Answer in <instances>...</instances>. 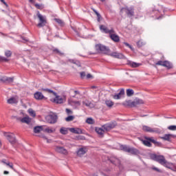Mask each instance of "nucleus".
Listing matches in <instances>:
<instances>
[{"label":"nucleus","instance_id":"f257e3e1","mask_svg":"<svg viewBox=\"0 0 176 176\" xmlns=\"http://www.w3.org/2000/svg\"><path fill=\"white\" fill-rule=\"evenodd\" d=\"M42 90L43 91H47V93H52V94L56 96L53 100V102H55V104H64V102L67 101V98L65 96L61 97L60 96L57 95V93L52 89L43 88Z\"/></svg>","mask_w":176,"mask_h":176},{"label":"nucleus","instance_id":"f03ea898","mask_svg":"<svg viewBox=\"0 0 176 176\" xmlns=\"http://www.w3.org/2000/svg\"><path fill=\"white\" fill-rule=\"evenodd\" d=\"M36 14L39 21L38 23L37 24V27H38V28H42V27H45V25L47 24V19H46V16L42 15L39 12V11H38Z\"/></svg>","mask_w":176,"mask_h":176},{"label":"nucleus","instance_id":"7ed1b4c3","mask_svg":"<svg viewBox=\"0 0 176 176\" xmlns=\"http://www.w3.org/2000/svg\"><path fill=\"white\" fill-rule=\"evenodd\" d=\"M151 157L152 160H155V162H157L160 164L162 166L164 163L166 158L164 157V155H156V154H152L151 155Z\"/></svg>","mask_w":176,"mask_h":176},{"label":"nucleus","instance_id":"20e7f679","mask_svg":"<svg viewBox=\"0 0 176 176\" xmlns=\"http://www.w3.org/2000/svg\"><path fill=\"white\" fill-rule=\"evenodd\" d=\"M96 49L97 52H100V53H104V54H108L109 52V48H108L107 46L103 45L102 44L96 45Z\"/></svg>","mask_w":176,"mask_h":176},{"label":"nucleus","instance_id":"39448f33","mask_svg":"<svg viewBox=\"0 0 176 176\" xmlns=\"http://www.w3.org/2000/svg\"><path fill=\"white\" fill-rule=\"evenodd\" d=\"M89 151V148L86 146H82V147L79 148L76 152L77 156L79 157H82L84 155H86L87 153V151Z\"/></svg>","mask_w":176,"mask_h":176},{"label":"nucleus","instance_id":"423d86ee","mask_svg":"<svg viewBox=\"0 0 176 176\" xmlns=\"http://www.w3.org/2000/svg\"><path fill=\"white\" fill-rule=\"evenodd\" d=\"M162 166H164V167H166V168H169V170H172V171L176 170L175 164H174L171 162H168L166 160H165L164 163L162 164Z\"/></svg>","mask_w":176,"mask_h":176},{"label":"nucleus","instance_id":"0eeeda50","mask_svg":"<svg viewBox=\"0 0 176 176\" xmlns=\"http://www.w3.org/2000/svg\"><path fill=\"white\" fill-rule=\"evenodd\" d=\"M146 140H142L144 145L146 146H152V144L151 142H153V144H156V140H153V138H145Z\"/></svg>","mask_w":176,"mask_h":176},{"label":"nucleus","instance_id":"6e6552de","mask_svg":"<svg viewBox=\"0 0 176 176\" xmlns=\"http://www.w3.org/2000/svg\"><path fill=\"white\" fill-rule=\"evenodd\" d=\"M6 138L9 140V142L13 145L16 143V136L13 133H8L5 134Z\"/></svg>","mask_w":176,"mask_h":176},{"label":"nucleus","instance_id":"1a4fd4ad","mask_svg":"<svg viewBox=\"0 0 176 176\" xmlns=\"http://www.w3.org/2000/svg\"><path fill=\"white\" fill-rule=\"evenodd\" d=\"M100 30L104 34H109V35H110L111 32H115V30H113V28L108 29V28L104 25H101L100 26Z\"/></svg>","mask_w":176,"mask_h":176},{"label":"nucleus","instance_id":"9d476101","mask_svg":"<svg viewBox=\"0 0 176 176\" xmlns=\"http://www.w3.org/2000/svg\"><path fill=\"white\" fill-rule=\"evenodd\" d=\"M109 38L113 42H116V43L120 42V37H119V35L116 34L115 32L109 34Z\"/></svg>","mask_w":176,"mask_h":176},{"label":"nucleus","instance_id":"9b49d317","mask_svg":"<svg viewBox=\"0 0 176 176\" xmlns=\"http://www.w3.org/2000/svg\"><path fill=\"white\" fill-rule=\"evenodd\" d=\"M48 122L51 124H54L57 122L58 117L56 113H52L48 116Z\"/></svg>","mask_w":176,"mask_h":176},{"label":"nucleus","instance_id":"f8f14e48","mask_svg":"<svg viewBox=\"0 0 176 176\" xmlns=\"http://www.w3.org/2000/svg\"><path fill=\"white\" fill-rule=\"evenodd\" d=\"M55 151H56V152H58V153H62V155H67L68 154V151H67V149H65L63 146H56L55 147Z\"/></svg>","mask_w":176,"mask_h":176},{"label":"nucleus","instance_id":"ddd939ff","mask_svg":"<svg viewBox=\"0 0 176 176\" xmlns=\"http://www.w3.org/2000/svg\"><path fill=\"white\" fill-rule=\"evenodd\" d=\"M68 104L69 105H72V107H74V108H78V107H80V102L78 100H74V99H69Z\"/></svg>","mask_w":176,"mask_h":176},{"label":"nucleus","instance_id":"4468645a","mask_svg":"<svg viewBox=\"0 0 176 176\" xmlns=\"http://www.w3.org/2000/svg\"><path fill=\"white\" fill-rule=\"evenodd\" d=\"M18 120H20V122H21V123H25L26 124H30L31 123V121L32 120V119L31 118H30V116H26L25 117L23 118H17Z\"/></svg>","mask_w":176,"mask_h":176},{"label":"nucleus","instance_id":"2eb2a0df","mask_svg":"<svg viewBox=\"0 0 176 176\" xmlns=\"http://www.w3.org/2000/svg\"><path fill=\"white\" fill-rule=\"evenodd\" d=\"M102 127L104 131H109L112 130V129H115V125L113 124V123H108L104 124Z\"/></svg>","mask_w":176,"mask_h":176},{"label":"nucleus","instance_id":"dca6fc26","mask_svg":"<svg viewBox=\"0 0 176 176\" xmlns=\"http://www.w3.org/2000/svg\"><path fill=\"white\" fill-rule=\"evenodd\" d=\"M110 162L115 166H118V167H120V160H119L116 157H112L110 158Z\"/></svg>","mask_w":176,"mask_h":176},{"label":"nucleus","instance_id":"f3484780","mask_svg":"<svg viewBox=\"0 0 176 176\" xmlns=\"http://www.w3.org/2000/svg\"><path fill=\"white\" fill-rule=\"evenodd\" d=\"M69 130L74 134H83V130L80 128H69Z\"/></svg>","mask_w":176,"mask_h":176},{"label":"nucleus","instance_id":"a211bd4d","mask_svg":"<svg viewBox=\"0 0 176 176\" xmlns=\"http://www.w3.org/2000/svg\"><path fill=\"white\" fill-rule=\"evenodd\" d=\"M122 96H124V89H122L118 94H115L113 96V98H114V100H120V98H122Z\"/></svg>","mask_w":176,"mask_h":176},{"label":"nucleus","instance_id":"6ab92c4d","mask_svg":"<svg viewBox=\"0 0 176 176\" xmlns=\"http://www.w3.org/2000/svg\"><path fill=\"white\" fill-rule=\"evenodd\" d=\"M110 56L114 57V58H124V55L119 52H112Z\"/></svg>","mask_w":176,"mask_h":176},{"label":"nucleus","instance_id":"aec40b11","mask_svg":"<svg viewBox=\"0 0 176 176\" xmlns=\"http://www.w3.org/2000/svg\"><path fill=\"white\" fill-rule=\"evenodd\" d=\"M14 80V77H6V76H3V80L2 82L3 83H13V81Z\"/></svg>","mask_w":176,"mask_h":176},{"label":"nucleus","instance_id":"412c9836","mask_svg":"<svg viewBox=\"0 0 176 176\" xmlns=\"http://www.w3.org/2000/svg\"><path fill=\"white\" fill-rule=\"evenodd\" d=\"M8 104H17L19 102V98L18 97H12L8 99L7 100Z\"/></svg>","mask_w":176,"mask_h":176},{"label":"nucleus","instance_id":"4be33fe9","mask_svg":"<svg viewBox=\"0 0 176 176\" xmlns=\"http://www.w3.org/2000/svg\"><path fill=\"white\" fill-rule=\"evenodd\" d=\"M128 151V153H131V155H140V151L134 147H130Z\"/></svg>","mask_w":176,"mask_h":176},{"label":"nucleus","instance_id":"5701e85b","mask_svg":"<svg viewBox=\"0 0 176 176\" xmlns=\"http://www.w3.org/2000/svg\"><path fill=\"white\" fill-rule=\"evenodd\" d=\"M34 96L36 100H43V98H45V96L39 91L34 93Z\"/></svg>","mask_w":176,"mask_h":176},{"label":"nucleus","instance_id":"b1692460","mask_svg":"<svg viewBox=\"0 0 176 176\" xmlns=\"http://www.w3.org/2000/svg\"><path fill=\"white\" fill-rule=\"evenodd\" d=\"M124 10H126L127 16L129 17H133V16H134V8H124Z\"/></svg>","mask_w":176,"mask_h":176},{"label":"nucleus","instance_id":"393cba45","mask_svg":"<svg viewBox=\"0 0 176 176\" xmlns=\"http://www.w3.org/2000/svg\"><path fill=\"white\" fill-rule=\"evenodd\" d=\"M142 130H144V131H146L147 133H156V131H157L155 129L145 125L142 126Z\"/></svg>","mask_w":176,"mask_h":176},{"label":"nucleus","instance_id":"a878e982","mask_svg":"<svg viewBox=\"0 0 176 176\" xmlns=\"http://www.w3.org/2000/svg\"><path fill=\"white\" fill-rule=\"evenodd\" d=\"M142 104H144V100H142L140 98H136L133 101V107H137L138 105H141Z\"/></svg>","mask_w":176,"mask_h":176},{"label":"nucleus","instance_id":"bb28decb","mask_svg":"<svg viewBox=\"0 0 176 176\" xmlns=\"http://www.w3.org/2000/svg\"><path fill=\"white\" fill-rule=\"evenodd\" d=\"M124 107H134V102L131 100H126L123 103Z\"/></svg>","mask_w":176,"mask_h":176},{"label":"nucleus","instance_id":"cd10ccee","mask_svg":"<svg viewBox=\"0 0 176 176\" xmlns=\"http://www.w3.org/2000/svg\"><path fill=\"white\" fill-rule=\"evenodd\" d=\"M42 130H43V126H37L34 128V133L38 134V133H41Z\"/></svg>","mask_w":176,"mask_h":176},{"label":"nucleus","instance_id":"c85d7f7f","mask_svg":"<svg viewBox=\"0 0 176 176\" xmlns=\"http://www.w3.org/2000/svg\"><path fill=\"white\" fill-rule=\"evenodd\" d=\"M54 21H56V23L59 24L60 27H64V25H65V23H64V21L60 19L55 18Z\"/></svg>","mask_w":176,"mask_h":176},{"label":"nucleus","instance_id":"c756f323","mask_svg":"<svg viewBox=\"0 0 176 176\" xmlns=\"http://www.w3.org/2000/svg\"><path fill=\"white\" fill-rule=\"evenodd\" d=\"M96 131L99 135H104V133H105V131L102 128L97 127L96 128Z\"/></svg>","mask_w":176,"mask_h":176},{"label":"nucleus","instance_id":"7c9ffc66","mask_svg":"<svg viewBox=\"0 0 176 176\" xmlns=\"http://www.w3.org/2000/svg\"><path fill=\"white\" fill-rule=\"evenodd\" d=\"M168 68V69H170V68H173V64L171 63L168 62V60L164 61V66Z\"/></svg>","mask_w":176,"mask_h":176},{"label":"nucleus","instance_id":"2f4dec72","mask_svg":"<svg viewBox=\"0 0 176 176\" xmlns=\"http://www.w3.org/2000/svg\"><path fill=\"white\" fill-rule=\"evenodd\" d=\"M60 133L63 135L68 134V128L61 127L60 129Z\"/></svg>","mask_w":176,"mask_h":176},{"label":"nucleus","instance_id":"473e14b6","mask_svg":"<svg viewBox=\"0 0 176 176\" xmlns=\"http://www.w3.org/2000/svg\"><path fill=\"white\" fill-rule=\"evenodd\" d=\"M28 112L30 115V116H32V118H35V116H36V113L32 109H29L28 110Z\"/></svg>","mask_w":176,"mask_h":176},{"label":"nucleus","instance_id":"72a5a7b5","mask_svg":"<svg viewBox=\"0 0 176 176\" xmlns=\"http://www.w3.org/2000/svg\"><path fill=\"white\" fill-rule=\"evenodd\" d=\"M133 94H134V90H133L131 89H126V96L128 97H131V96H133Z\"/></svg>","mask_w":176,"mask_h":176},{"label":"nucleus","instance_id":"f704fd0d","mask_svg":"<svg viewBox=\"0 0 176 176\" xmlns=\"http://www.w3.org/2000/svg\"><path fill=\"white\" fill-rule=\"evenodd\" d=\"M105 104L107 107H109V108H112L113 107V102L112 100H106Z\"/></svg>","mask_w":176,"mask_h":176},{"label":"nucleus","instance_id":"c9c22d12","mask_svg":"<svg viewBox=\"0 0 176 176\" xmlns=\"http://www.w3.org/2000/svg\"><path fill=\"white\" fill-rule=\"evenodd\" d=\"M122 151H124V152H127L129 153V151L130 150V147L126 146V145H122L120 146Z\"/></svg>","mask_w":176,"mask_h":176},{"label":"nucleus","instance_id":"e433bc0d","mask_svg":"<svg viewBox=\"0 0 176 176\" xmlns=\"http://www.w3.org/2000/svg\"><path fill=\"white\" fill-rule=\"evenodd\" d=\"M145 41H143L142 40H140L139 41L137 42V46L138 47H142L145 45Z\"/></svg>","mask_w":176,"mask_h":176},{"label":"nucleus","instance_id":"4c0bfd02","mask_svg":"<svg viewBox=\"0 0 176 176\" xmlns=\"http://www.w3.org/2000/svg\"><path fill=\"white\" fill-rule=\"evenodd\" d=\"M170 134H165L163 137H162V140H164V141H170Z\"/></svg>","mask_w":176,"mask_h":176},{"label":"nucleus","instance_id":"58836bf2","mask_svg":"<svg viewBox=\"0 0 176 176\" xmlns=\"http://www.w3.org/2000/svg\"><path fill=\"white\" fill-rule=\"evenodd\" d=\"M39 137H41V138H43V140L47 141V144H50V142H52V140L47 139V138L44 135H40Z\"/></svg>","mask_w":176,"mask_h":176},{"label":"nucleus","instance_id":"ea45409f","mask_svg":"<svg viewBox=\"0 0 176 176\" xmlns=\"http://www.w3.org/2000/svg\"><path fill=\"white\" fill-rule=\"evenodd\" d=\"M45 131L49 133H54L56 131V129L54 128H46Z\"/></svg>","mask_w":176,"mask_h":176},{"label":"nucleus","instance_id":"a19ab883","mask_svg":"<svg viewBox=\"0 0 176 176\" xmlns=\"http://www.w3.org/2000/svg\"><path fill=\"white\" fill-rule=\"evenodd\" d=\"M86 123H88V124H94V120L91 118H89L86 120Z\"/></svg>","mask_w":176,"mask_h":176},{"label":"nucleus","instance_id":"79ce46f5","mask_svg":"<svg viewBox=\"0 0 176 176\" xmlns=\"http://www.w3.org/2000/svg\"><path fill=\"white\" fill-rule=\"evenodd\" d=\"M140 65H141V64L135 63V62H131V66L133 68H137L138 67H140Z\"/></svg>","mask_w":176,"mask_h":176},{"label":"nucleus","instance_id":"37998d69","mask_svg":"<svg viewBox=\"0 0 176 176\" xmlns=\"http://www.w3.org/2000/svg\"><path fill=\"white\" fill-rule=\"evenodd\" d=\"M5 56L6 57H12V52L10 50L5 51Z\"/></svg>","mask_w":176,"mask_h":176},{"label":"nucleus","instance_id":"c03bdc74","mask_svg":"<svg viewBox=\"0 0 176 176\" xmlns=\"http://www.w3.org/2000/svg\"><path fill=\"white\" fill-rule=\"evenodd\" d=\"M74 118L75 117H74V116H69L65 118V120L66 122H72V120H74Z\"/></svg>","mask_w":176,"mask_h":176},{"label":"nucleus","instance_id":"a18cd8bd","mask_svg":"<svg viewBox=\"0 0 176 176\" xmlns=\"http://www.w3.org/2000/svg\"><path fill=\"white\" fill-rule=\"evenodd\" d=\"M3 162L4 163V164H6V166H10V168H12L13 170V164L10 163V162H5V160H3Z\"/></svg>","mask_w":176,"mask_h":176},{"label":"nucleus","instance_id":"49530a36","mask_svg":"<svg viewBox=\"0 0 176 176\" xmlns=\"http://www.w3.org/2000/svg\"><path fill=\"white\" fill-rule=\"evenodd\" d=\"M8 63L9 61V59L6 58L5 56H0V62Z\"/></svg>","mask_w":176,"mask_h":176},{"label":"nucleus","instance_id":"de8ad7c7","mask_svg":"<svg viewBox=\"0 0 176 176\" xmlns=\"http://www.w3.org/2000/svg\"><path fill=\"white\" fill-rule=\"evenodd\" d=\"M168 130H171L172 131H175L176 126L175 125H170L168 127Z\"/></svg>","mask_w":176,"mask_h":176},{"label":"nucleus","instance_id":"09e8293b","mask_svg":"<svg viewBox=\"0 0 176 176\" xmlns=\"http://www.w3.org/2000/svg\"><path fill=\"white\" fill-rule=\"evenodd\" d=\"M34 6L37 9H43V5H42V4L36 3Z\"/></svg>","mask_w":176,"mask_h":176},{"label":"nucleus","instance_id":"8fccbe9b","mask_svg":"<svg viewBox=\"0 0 176 176\" xmlns=\"http://www.w3.org/2000/svg\"><path fill=\"white\" fill-rule=\"evenodd\" d=\"M164 61H162V60H160L156 63V65H162V67L164 66Z\"/></svg>","mask_w":176,"mask_h":176},{"label":"nucleus","instance_id":"3c124183","mask_svg":"<svg viewBox=\"0 0 176 176\" xmlns=\"http://www.w3.org/2000/svg\"><path fill=\"white\" fill-rule=\"evenodd\" d=\"M124 45H125V46H126L127 47H129V49L133 50V47H131V45L130 44H129L128 43L124 42Z\"/></svg>","mask_w":176,"mask_h":176},{"label":"nucleus","instance_id":"603ef678","mask_svg":"<svg viewBox=\"0 0 176 176\" xmlns=\"http://www.w3.org/2000/svg\"><path fill=\"white\" fill-rule=\"evenodd\" d=\"M54 52H56V53H58V54H60V56H63V54H64L63 52H60V50H58V49L54 50Z\"/></svg>","mask_w":176,"mask_h":176},{"label":"nucleus","instance_id":"864d4df0","mask_svg":"<svg viewBox=\"0 0 176 176\" xmlns=\"http://www.w3.org/2000/svg\"><path fill=\"white\" fill-rule=\"evenodd\" d=\"M85 76H86V73L85 72H82L80 73V78H82V79H83V78H85Z\"/></svg>","mask_w":176,"mask_h":176},{"label":"nucleus","instance_id":"5fc2aeb1","mask_svg":"<svg viewBox=\"0 0 176 176\" xmlns=\"http://www.w3.org/2000/svg\"><path fill=\"white\" fill-rule=\"evenodd\" d=\"M151 168H152V170H154L155 171H157V173H160V169H159L155 166H153Z\"/></svg>","mask_w":176,"mask_h":176},{"label":"nucleus","instance_id":"6e6d98bb","mask_svg":"<svg viewBox=\"0 0 176 176\" xmlns=\"http://www.w3.org/2000/svg\"><path fill=\"white\" fill-rule=\"evenodd\" d=\"M66 113H68V115H72V111L69 109H66Z\"/></svg>","mask_w":176,"mask_h":176},{"label":"nucleus","instance_id":"4d7b16f0","mask_svg":"<svg viewBox=\"0 0 176 176\" xmlns=\"http://www.w3.org/2000/svg\"><path fill=\"white\" fill-rule=\"evenodd\" d=\"M77 67H81L80 62L79 60H76L75 63Z\"/></svg>","mask_w":176,"mask_h":176},{"label":"nucleus","instance_id":"13d9d810","mask_svg":"<svg viewBox=\"0 0 176 176\" xmlns=\"http://www.w3.org/2000/svg\"><path fill=\"white\" fill-rule=\"evenodd\" d=\"M91 103H90V102H83V104L84 105H85L86 107H90V104H91Z\"/></svg>","mask_w":176,"mask_h":176},{"label":"nucleus","instance_id":"bf43d9fd","mask_svg":"<svg viewBox=\"0 0 176 176\" xmlns=\"http://www.w3.org/2000/svg\"><path fill=\"white\" fill-rule=\"evenodd\" d=\"M69 63H72V64H75V63L76 62V60H75L74 59H69Z\"/></svg>","mask_w":176,"mask_h":176},{"label":"nucleus","instance_id":"052dcab7","mask_svg":"<svg viewBox=\"0 0 176 176\" xmlns=\"http://www.w3.org/2000/svg\"><path fill=\"white\" fill-rule=\"evenodd\" d=\"M0 1L2 2V3H3V5L6 6H8V3H6L5 0H0Z\"/></svg>","mask_w":176,"mask_h":176},{"label":"nucleus","instance_id":"680f3d73","mask_svg":"<svg viewBox=\"0 0 176 176\" xmlns=\"http://www.w3.org/2000/svg\"><path fill=\"white\" fill-rule=\"evenodd\" d=\"M91 74H88L87 75V79H90V78H91Z\"/></svg>","mask_w":176,"mask_h":176},{"label":"nucleus","instance_id":"e2e57ef3","mask_svg":"<svg viewBox=\"0 0 176 176\" xmlns=\"http://www.w3.org/2000/svg\"><path fill=\"white\" fill-rule=\"evenodd\" d=\"M94 12H95V13L98 16V17H100V13H98V12L96 11V10H94Z\"/></svg>","mask_w":176,"mask_h":176},{"label":"nucleus","instance_id":"0e129e2a","mask_svg":"<svg viewBox=\"0 0 176 176\" xmlns=\"http://www.w3.org/2000/svg\"><path fill=\"white\" fill-rule=\"evenodd\" d=\"M3 174L8 175V174H9V171H8V170H4Z\"/></svg>","mask_w":176,"mask_h":176},{"label":"nucleus","instance_id":"69168bd1","mask_svg":"<svg viewBox=\"0 0 176 176\" xmlns=\"http://www.w3.org/2000/svg\"><path fill=\"white\" fill-rule=\"evenodd\" d=\"M2 80H3V77H2L1 76H0V82H2Z\"/></svg>","mask_w":176,"mask_h":176},{"label":"nucleus","instance_id":"338daca9","mask_svg":"<svg viewBox=\"0 0 176 176\" xmlns=\"http://www.w3.org/2000/svg\"><path fill=\"white\" fill-rule=\"evenodd\" d=\"M75 94H79V91H74Z\"/></svg>","mask_w":176,"mask_h":176},{"label":"nucleus","instance_id":"774afa93","mask_svg":"<svg viewBox=\"0 0 176 176\" xmlns=\"http://www.w3.org/2000/svg\"><path fill=\"white\" fill-rule=\"evenodd\" d=\"M29 2H30V3H34V0H29Z\"/></svg>","mask_w":176,"mask_h":176}]
</instances>
